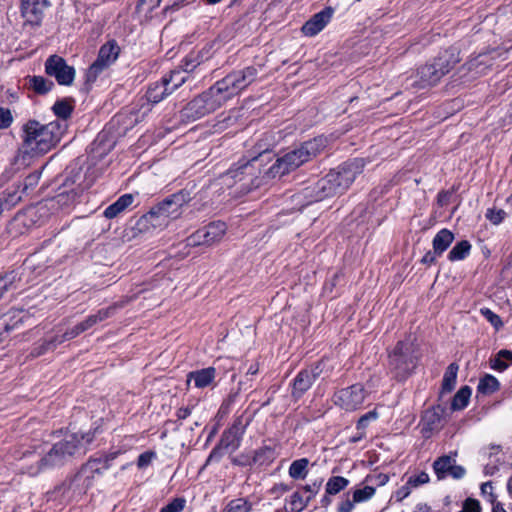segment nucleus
Listing matches in <instances>:
<instances>
[{
	"label": "nucleus",
	"instance_id": "f257e3e1",
	"mask_svg": "<svg viewBox=\"0 0 512 512\" xmlns=\"http://www.w3.org/2000/svg\"><path fill=\"white\" fill-rule=\"evenodd\" d=\"M68 124L63 120L42 123L36 119L27 120L21 128L20 153L23 157H41L55 149L63 138Z\"/></svg>",
	"mask_w": 512,
	"mask_h": 512
},
{
	"label": "nucleus",
	"instance_id": "f03ea898",
	"mask_svg": "<svg viewBox=\"0 0 512 512\" xmlns=\"http://www.w3.org/2000/svg\"><path fill=\"white\" fill-rule=\"evenodd\" d=\"M93 439L94 434L91 432L82 435L77 433L65 435L62 440L52 446L45 456L37 460L36 467H29L27 473L35 476L46 469L59 467L70 462L74 457L84 454L86 446Z\"/></svg>",
	"mask_w": 512,
	"mask_h": 512
},
{
	"label": "nucleus",
	"instance_id": "7ed1b4c3",
	"mask_svg": "<svg viewBox=\"0 0 512 512\" xmlns=\"http://www.w3.org/2000/svg\"><path fill=\"white\" fill-rule=\"evenodd\" d=\"M326 138L317 137L278 158L267 170L269 178L281 177L316 157L326 146Z\"/></svg>",
	"mask_w": 512,
	"mask_h": 512
},
{
	"label": "nucleus",
	"instance_id": "20e7f679",
	"mask_svg": "<svg viewBox=\"0 0 512 512\" xmlns=\"http://www.w3.org/2000/svg\"><path fill=\"white\" fill-rule=\"evenodd\" d=\"M190 200L191 194L187 190L174 193L142 216L140 225L143 227L150 225L153 228L166 227L171 220L177 219L181 215L182 207Z\"/></svg>",
	"mask_w": 512,
	"mask_h": 512
},
{
	"label": "nucleus",
	"instance_id": "39448f33",
	"mask_svg": "<svg viewBox=\"0 0 512 512\" xmlns=\"http://www.w3.org/2000/svg\"><path fill=\"white\" fill-rule=\"evenodd\" d=\"M418 361L416 346L412 339L399 341L389 355V369L398 380L406 379Z\"/></svg>",
	"mask_w": 512,
	"mask_h": 512
},
{
	"label": "nucleus",
	"instance_id": "423d86ee",
	"mask_svg": "<svg viewBox=\"0 0 512 512\" xmlns=\"http://www.w3.org/2000/svg\"><path fill=\"white\" fill-rule=\"evenodd\" d=\"M257 74V69L252 66L233 71L213 85L214 91L223 97V102L226 103L252 84L256 80Z\"/></svg>",
	"mask_w": 512,
	"mask_h": 512
},
{
	"label": "nucleus",
	"instance_id": "0eeeda50",
	"mask_svg": "<svg viewBox=\"0 0 512 512\" xmlns=\"http://www.w3.org/2000/svg\"><path fill=\"white\" fill-rule=\"evenodd\" d=\"M459 61L453 50L441 53L432 63H428L418 70L420 87L435 85Z\"/></svg>",
	"mask_w": 512,
	"mask_h": 512
},
{
	"label": "nucleus",
	"instance_id": "6e6552de",
	"mask_svg": "<svg viewBox=\"0 0 512 512\" xmlns=\"http://www.w3.org/2000/svg\"><path fill=\"white\" fill-rule=\"evenodd\" d=\"M117 455V452H113L104 457L90 459L74 477L73 484L78 487L81 486L84 489L90 488L95 479L101 477L104 472L110 468L111 461H113Z\"/></svg>",
	"mask_w": 512,
	"mask_h": 512
},
{
	"label": "nucleus",
	"instance_id": "1a4fd4ad",
	"mask_svg": "<svg viewBox=\"0 0 512 512\" xmlns=\"http://www.w3.org/2000/svg\"><path fill=\"white\" fill-rule=\"evenodd\" d=\"M245 430L246 424L243 423V420L241 418L236 419L234 423L223 432L219 443L211 451L206 463L218 461L222 457L223 451L235 452L241 444Z\"/></svg>",
	"mask_w": 512,
	"mask_h": 512
},
{
	"label": "nucleus",
	"instance_id": "9d476101",
	"mask_svg": "<svg viewBox=\"0 0 512 512\" xmlns=\"http://www.w3.org/2000/svg\"><path fill=\"white\" fill-rule=\"evenodd\" d=\"M224 104L223 97L219 96L212 86L187 104L184 115L195 120L214 112Z\"/></svg>",
	"mask_w": 512,
	"mask_h": 512
},
{
	"label": "nucleus",
	"instance_id": "9b49d317",
	"mask_svg": "<svg viewBox=\"0 0 512 512\" xmlns=\"http://www.w3.org/2000/svg\"><path fill=\"white\" fill-rule=\"evenodd\" d=\"M119 53L120 47L115 40H110L102 45L97 59L86 72V82L93 83L105 69L117 60Z\"/></svg>",
	"mask_w": 512,
	"mask_h": 512
},
{
	"label": "nucleus",
	"instance_id": "f8f14e48",
	"mask_svg": "<svg viewBox=\"0 0 512 512\" xmlns=\"http://www.w3.org/2000/svg\"><path fill=\"white\" fill-rule=\"evenodd\" d=\"M365 397L363 386L354 384L335 392L333 401L336 406L345 411H355L363 404Z\"/></svg>",
	"mask_w": 512,
	"mask_h": 512
},
{
	"label": "nucleus",
	"instance_id": "ddd939ff",
	"mask_svg": "<svg viewBox=\"0 0 512 512\" xmlns=\"http://www.w3.org/2000/svg\"><path fill=\"white\" fill-rule=\"evenodd\" d=\"M364 160L355 158L331 170L329 173L336 175V186L341 194L345 192L356 179L357 175L362 173Z\"/></svg>",
	"mask_w": 512,
	"mask_h": 512
},
{
	"label": "nucleus",
	"instance_id": "4468645a",
	"mask_svg": "<svg viewBox=\"0 0 512 512\" xmlns=\"http://www.w3.org/2000/svg\"><path fill=\"white\" fill-rule=\"evenodd\" d=\"M257 158H253L251 161L244 163L243 165L230 169L226 174V179H233L235 183H241V188L250 190L254 187H258L261 181L257 178Z\"/></svg>",
	"mask_w": 512,
	"mask_h": 512
},
{
	"label": "nucleus",
	"instance_id": "2eb2a0df",
	"mask_svg": "<svg viewBox=\"0 0 512 512\" xmlns=\"http://www.w3.org/2000/svg\"><path fill=\"white\" fill-rule=\"evenodd\" d=\"M227 230L226 224L222 221H215L202 229L197 230L188 239V245L199 246L207 245L210 246L216 242H219L225 235Z\"/></svg>",
	"mask_w": 512,
	"mask_h": 512
},
{
	"label": "nucleus",
	"instance_id": "dca6fc26",
	"mask_svg": "<svg viewBox=\"0 0 512 512\" xmlns=\"http://www.w3.org/2000/svg\"><path fill=\"white\" fill-rule=\"evenodd\" d=\"M45 71L49 76L54 77L58 84L64 86H70L75 78L74 67L68 65L66 61L58 55H52L46 60Z\"/></svg>",
	"mask_w": 512,
	"mask_h": 512
},
{
	"label": "nucleus",
	"instance_id": "f3484780",
	"mask_svg": "<svg viewBox=\"0 0 512 512\" xmlns=\"http://www.w3.org/2000/svg\"><path fill=\"white\" fill-rule=\"evenodd\" d=\"M322 372L321 364L300 371L292 384V396L300 398L308 391Z\"/></svg>",
	"mask_w": 512,
	"mask_h": 512
},
{
	"label": "nucleus",
	"instance_id": "a211bd4d",
	"mask_svg": "<svg viewBox=\"0 0 512 512\" xmlns=\"http://www.w3.org/2000/svg\"><path fill=\"white\" fill-rule=\"evenodd\" d=\"M433 469L439 480L446 478L448 475L454 479H461L465 475V469L456 465L455 458L449 455H443L436 459L433 463Z\"/></svg>",
	"mask_w": 512,
	"mask_h": 512
},
{
	"label": "nucleus",
	"instance_id": "6ab92c4d",
	"mask_svg": "<svg viewBox=\"0 0 512 512\" xmlns=\"http://www.w3.org/2000/svg\"><path fill=\"white\" fill-rule=\"evenodd\" d=\"M47 7V0H21V14L31 24L40 23Z\"/></svg>",
	"mask_w": 512,
	"mask_h": 512
},
{
	"label": "nucleus",
	"instance_id": "aec40b11",
	"mask_svg": "<svg viewBox=\"0 0 512 512\" xmlns=\"http://www.w3.org/2000/svg\"><path fill=\"white\" fill-rule=\"evenodd\" d=\"M332 9H324L313 15L303 26L302 32L305 36L313 37L321 32L332 18Z\"/></svg>",
	"mask_w": 512,
	"mask_h": 512
},
{
	"label": "nucleus",
	"instance_id": "412c9836",
	"mask_svg": "<svg viewBox=\"0 0 512 512\" xmlns=\"http://www.w3.org/2000/svg\"><path fill=\"white\" fill-rule=\"evenodd\" d=\"M336 175L328 173L325 177L320 179L314 190V200L315 201H321L322 199L326 197H331L337 194H341L338 187L336 186Z\"/></svg>",
	"mask_w": 512,
	"mask_h": 512
},
{
	"label": "nucleus",
	"instance_id": "4be33fe9",
	"mask_svg": "<svg viewBox=\"0 0 512 512\" xmlns=\"http://www.w3.org/2000/svg\"><path fill=\"white\" fill-rule=\"evenodd\" d=\"M445 408L441 405L427 409L422 416L423 428L427 431L439 430L444 424Z\"/></svg>",
	"mask_w": 512,
	"mask_h": 512
},
{
	"label": "nucleus",
	"instance_id": "5701e85b",
	"mask_svg": "<svg viewBox=\"0 0 512 512\" xmlns=\"http://www.w3.org/2000/svg\"><path fill=\"white\" fill-rule=\"evenodd\" d=\"M134 202L133 194H124L120 196L114 203L109 205L103 212L107 219H113L123 213Z\"/></svg>",
	"mask_w": 512,
	"mask_h": 512
},
{
	"label": "nucleus",
	"instance_id": "b1692460",
	"mask_svg": "<svg viewBox=\"0 0 512 512\" xmlns=\"http://www.w3.org/2000/svg\"><path fill=\"white\" fill-rule=\"evenodd\" d=\"M216 370L213 367L190 372L187 375V382L194 381L195 387L205 388L215 379Z\"/></svg>",
	"mask_w": 512,
	"mask_h": 512
},
{
	"label": "nucleus",
	"instance_id": "393cba45",
	"mask_svg": "<svg viewBox=\"0 0 512 512\" xmlns=\"http://www.w3.org/2000/svg\"><path fill=\"white\" fill-rule=\"evenodd\" d=\"M170 94H172V92L162 78L160 82H155L149 86L146 97L149 102L156 104Z\"/></svg>",
	"mask_w": 512,
	"mask_h": 512
},
{
	"label": "nucleus",
	"instance_id": "a878e982",
	"mask_svg": "<svg viewBox=\"0 0 512 512\" xmlns=\"http://www.w3.org/2000/svg\"><path fill=\"white\" fill-rule=\"evenodd\" d=\"M454 234L448 229L440 230L433 239V249L441 255L453 242Z\"/></svg>",
	"mask_w": 512,
	"mask_h": 512
},
{
	"label": "nucleus",
	"instance_id": "bb28decb",
	"mask_svg": "<svg viewBox=\"0 0 512 512\" xmlns=\"http://www.w3.org/2000/svg\"><path fill=\"white\" fill-rule=\"evenodd\" d=\"M309 460L301 458L291 463L288 473L289 476L295 480H303L308 474Z\"/></svg>",
	"mask_w": 512,
	"mask_h": 512
},
{
	"label": "nucleus",
	"instance_id": "cd10ccee",
	"mask_svg": "<svg viewBox=\"0 0 512 512\" xmlns=\"http://www.w3.org/2000/svg\"><path fill=\"white\" fill-rule=\"evenodd\" d=\"M113 311H114L113 308H107V309H102V310L98 311L94 315H90L83 322L78 324L81 332H84V331L88 330L89 328H91L92 326H94L95 324H97L98 322H101V321L107 319L108 317L111 316Z\"/></svg>",
	"mask_w": 512,
	"mask_h": 512
},
{
	"label": "nucleus",
	"instance_id": "c85d7f7f",
	"mask_svg": "<svg viewBox=\"0 0 512 512\" xmlns=\"http://www.w3.org/2000/svg\"><path fill=\"white\" fill-rule=\"evenodd\" d=\"M113 311H114L113 308H107V309H102V310L98 311L94 315H90L83 322L78 324L81 332H84V331L88 330L89 328H91L92 326H94L95 324H97L98 322H101V321L107 319L108 317L111 316Z\"/></svg>",
	"mask_w": 512,
	"mask_h": 512
},
{
	"label": "nucleus",
	"instance_id": "c756f323",
	"mask_svg": "<svg viewBox=\"0 0 512 512\" xmlns=\"http://www.w3.org/2000/svg\"><path fill=\"white\" fill-rule=\"evenodd\" d=\"M27 85L38 94H45L54 86L53 82L42 76H32L27 79Z\"/></svg>",
	"mask_w": 512,
	"mask_h": 512
},
{
	"label": "nucleus",
	"instance_id": "7c9ffc66",
	"mask_svg": "<svg viewBox=\"0 0 512 512\" xmlns=\"http://www.w3.org/2000/svg\"><path fill=\"white\" fill-rule=\"evenodd\" d=\"M472 390L469 386H464L455 394L451 403V409L454 411L464 409L471 397Z\"/></svg>",
	"mask_w": 512,
	"mask_h": 512
},
{
	"label": "nucleus",
	"instance_id": "2f4dec72",
	"mask_svg": "<svg viewBox=\"0 0 512 512\" xmlns=\"http://www.w3.org/2000/svg\"><path fill=\"white\" fill-rule=\"evenodd\" d=\"M165 83L170 88L173 93L176 89H178L183 83H185L188 79V74H186L182 70H173L169 75H165L163 77Z\"/></svg>",
	"mask_w": 512,
	"mask_h": 512
},
{
	"label": "nucleus",
	"instance_id": "473e14b6",
	"mask_svg": "<svg viewBox=\"0 0 512 512\" xmlns=\"http://www.w3.org/2000/svg\"><path fill=\"white\" fill-rule=\"evenodd\" d=\"M458 369L459 367L456 363H451L447 367L442 381V390L444 392H451L454 389L456 385Z\"/></svg>",
	"mask_w": 512,
	"mask_h": 512
},
{
	"label": "nucleus",
	"instance_id": "72a5a7b5",
	"mask_svg": "<svg viewBox=\"0 0 512 512\" xmlns=\"http://www.w3.org/2000/svg\"><path fill=\"white\" fill-rule=\"evenodd\" d=\"M308 503L309 499H306L299 491H296L290 496L286 510L287 512H301L307 507Z\"/></svg>",
	"mask_w": 512,
	"mask_h": 512
},
{
	"label": "nucleus",
	"instance_id": "f704fd0d",
	"mask_svg": "<svg viewBox=\"0 0 512 512\" xmlns=\"http://www.w3.org/2000/svg\"><path fill=\"white\" fill-rule=\"evenodd\" d=\"M471 244L466 241L458 242L449 252L448 259L450 261L463 260L470 252Z\"/></svg>",
	"mask_w": 512,
	"mask_h": 512
},
{
	"label": "nucleus",
	"instance_id": "c9c22d12",
	"mask_svg": "<svg viewBox=\"0 0 512 512\" xmlns=\"http://www.w3.org/2000/svg\"><path fill=\"white\" fill-rule=\"evenodd\" d=\"M349 485V480L342 476H333L326 483V494L335 495Z\"/></svg>",
	"mask_w": 512,
	"mask_h": 512
},
{
	"label": "nucleus",
	"instance_id": "e433bc0d",
	"mask_svg": "<svg viewBox=\"0 0 512 512\" xmlns=\"http://www.w3.org/2000/svg\"><path fill=\"white\" fill-rule=\"evenodd\" d=\"M512 363V352L508 350H501L496 358L492 360L491 367L497 371L506 370Z\"/></svg>",
	"mask_w": 512,
	"mask_h": 512
},
{
	"label": "nucleus",
	"instance_id": "4c0bfd02",
	"mask_svg": "<svg viewBox=\"0 0 512 512\" xmlns=\"http://www.w3.org/2000/svg\"><path fill=\"white\" fill-rule=\"evenodd\" d=\"M499 389V381L492 375L487 374L480 379L478 391L483 394H492Z\"/></svg>",
	"mask_w": 512,
	"mask_h": 512
},
{
	"label": "nucleus",
	"instance_id": "58836bf2",
	"mask_svg": "<svg viewBox=\"0 0 512 512\" xmlns=\"http://www.w3.org/2000/svg\"><path fill=\"white\" fill-rule=\"evenodd\" d=\"M250 511H251V504L246 499H243V498L231 500L223 510V512H250Z\"/></svg>",
	"mask_w": 512,
	"mask_h": 512
},
{
	"label": "nucleus",
	"instance_id": "ea45409f",
	"mask_svg": "<svg viewBox=\"0 0 512 512\" xmlns=\"http://www.w3.org/2000/svg\"><path fill=\"white\" fill-rule=\"evenodd\" d=\"M52 110L54 114L59 117L58 120H63L67 123V119L72 113V106L67 101H57L53 105Z\"/></svg>",
	"mask_w": 512,
	"mask_h": 512
},
{
	"label": "nucleus",
	"instance_id": "a19ab883",
	"mask_svg": "<svg viewBox=\"0 0 512 512\" xmlns=\"http://www.w3.org/2000/svg\"><path fill=\"white\" fill-rule=\"evenodd\" d=\"M375 494V489L371 486H365L360 489H356L353 492V502L361 503L369 500Z\"/></svg>",
	"mask_w": 512,
	"mask_h": 512
},
{
	"label": "nucleus",
	"instance_id": "79ce46f5",
	"mask_svg": "<svg viewBox=\"0 0 512 512\" xmlns=\"http://www.w3.org/2000/svg\"><path fill=\"white\" fill-rule=\"evenodd\" d=\"M480 313L497 330L503 326L501 318L489 308H481Z\"/></svg>",
	"mask_w": 512,
	"mask_h": 512
},
{
	"label": "nucleus",
	"instance_id": "37998d69",
	"mask_svg": "<svg viewBox=\"0 0 512 512\" xmlns=\"http://www.w3.org/2000/svg\"><path fill=\"white\" fill-rule=\"evenodd\" d=\"M186 500L184 498H175L170 503L161 508L160 512H182L185 508Z\"/></svg>",
	"mask_w": 512,
	"mask_h": 512
},
{
	"label": "nucleus",
	"instance_id": "c03bdc74",
	"mask_svg": "<svg viewBox=\"0 0 512 512\" xmlns=\"http://www.w3.org/2000/svg\"><path fill=\"white\" fill-rule=\"evenodd\" d=\"M506 216V213L502 209H488L486 212V218L493 224H500Z\"/></svg>",
	"mask_w": 512,
	"mask_h": 512
},
{
	"label": "nucleus",
	"instance_id": "a18cd8bd",
	"mask_svg": "<svg viewBox=\"0 0 512 512\" xmlns=\"http://www.w3.org/2000/svg\"><path fill=\"white\" fill-rule=\"evenodd\" d=\"M157 454L154 451H146L139 455L137 460V467L139 469H144L148 467L154 459H156Z\"/></svg>",
	"mask_w": 512,
	"mask_h": 512
},
{
	"label": "nucleus",
	"instance_id": "49530a36",
	"mask_svg": "<svg viewBox=\"0 0 512 512\" xmlns=\"http://www.w3.org/2000/svg\"><path fill=\"white\" fill-rule=\"evenodd\" d=\"M15 281V275L8 274L2 278H0V300L3 298L5 293L11 290Z\"/></svg>",
	"mask_w": 512,
	"mask_h": 512
},
{
	"label": "nucleus",
	"instance_id": "de8ad7c7",
	"mask_svg": "<svg viewBox=\"0 0 512 512\" xmlns=\"http://www.w3.org/2000/svg\"><path fill=\"white\" fill-rule=\"evenodd\" d=\"M322 486V480H315L310 484H306L302 487L304 492L308 494L306 499H309V502L318 494Z\"/></svg>",
	"mask_w": 512,
	"mask_h": 512
},
{
	"label": "nucleus",
	"instance_id": "09e8293b",
	"mask_svg": "<svg viewBox=\"0 0 512 512\" xmlns=\"http://www.w3.org/2000/svg\"><path fill=\"white\" fill-rule=\"evenodd\" d=\"M429 480V475L426 472H420L417 475L410 476L407 481L412 488H417L423 484L428 483Z\"/></svg>",
	"mask_w": 512,
	"mask_h": 512
},
{
	"label": "nucleus",
	"instance_id": "8fccbe9b",
	"mask_svg": "<svg viewBox=\"0 0 512 512\" xmlns=\"http://www.w3.org/2000/svg\"><path fill=\"white\" fill-rule=\"evenodd\" d=\"M13 122V116L9 109L0 108V129H7Z\"/></svg>",
	"mask_w": 512,
	"mask_h": 512
},
{
	"label": "nucleus",
	"instance_id": "3c124183",
	"mask_svg": "<svg viewBox=\"0 0 512 512\" xmlns=\"http://www.w3.org/2000/svg\"><path fill=\"white\" fill-rule=\"evenodd\" d=\"M377 417H378V414L376 411H370V412L366 413L358 420L357 429L364 430L368 426L369 422L376 420Z\"/></svg>",
	"mask_w": 512,
	"mask_h": 512
},
{
	"label": "nucleus",
	"instance_id": "603ef678",
	"mask_svg": "<svg viewBox=\"0 0 512 512\" xmlns=\"http://www.w3.org/2000/svg\"><path fill=\"white\" fill-rule=\"evenodd\" d=\"M461 512H481L479 501L472 498L466 499Z\"/></svg>",
	"mask_w": 512,
	"mask_h": 512
},
{
	"label": "nucleus",
	"instance_id": "864d4df0",
	"mask_svg": "<svg viewBox=\"0 0 512 512\" xmlns=\"http://www.w3.org/2000/svg\"><path fill=\"white\" fill-rule=\"evenodd\" d=\"M481 494L487 498L488 501L494 503L496 501L493 494V486L491 482H485L481 485Z\"/></svg>",
	"mask_w": 512,
	"mask_h": 512
},
{
	"label": "nucleus",
	"instance_id": "5fc2aeb1",
	"mask_svg": "<svg viewBox=\"0 0 512 512\" xmlns=\"http://www.w3.org/2000/svg\"><path fill=\"white\" fill-rule=\"evenodd\" d=\"M82 332L78 326V324L76 326H74L73 328H71L70 330H67L65 333H63L61 335V339L59 340L60 342H65V341H68V340H71L75 337H77L78 335H80Z\"/></svg>",
	"mask_w": 512,
	"mask_h": 512
},
{
	"label": "nucleus",
	"instance_id": "6e6d98bb",
	"mask_svg": "<svg viewBox=\"0 0 512 512\" xmlns=\"http://www.w3.org/2000/svg\"><path fill=\"white\" fill-rule=\"evenodd\" d=\"M162 0H139L138 7L146 9L148 12L157 8Z\"/></svg>",
	"mask_w": 512,
	"mask_h": 512
},
{
	"label": "nucleus",
	"instance_id": "4d7b16f0",
	"mask_svg": "<svg viewBox=\"0 0 512 512\" xmlns=\"http://www.w3.org/2000/svg\"><path fill=\"white\" fill-rule=\"evenodd\" d=\"M198 62H195L194 60L190 58H186L182 65V71H184L186 74L192 72L198 65Z\"/></svg>",
	"mask_w": 512,
	"mask_h": 512
},
{
	"label": "nucleus",
	"instance_id": "13d9d810",
	"mask_svg": "<svg viewBox=\"0 0 512 512\" xmlns=\"http://www.w3.org/2000/svg\"><path fill=\"white\" fill-rule=\"evenodd\" d=\"M437 256H439L438 253H436L435 250L433 249V251H428L423 256L421 262L423 264L431 265V264L435 263Z\"/></svg>",
	"mask_w": 512,
	"mask_h": 512
},
{
	"label": "nucleus",
	"instance_id": "bf43d9fd",
	"mask_svg": "<svg viewBox=\"0 0 512 512\" xmlns=\"http://www.w3.org/2000/svg\"><path fill=\"white\" fill-rule=\"evenodd\" d=\"M412 489L413 488L408 484V481H407L406 484L404 486H402L396 492V496L398 497L399 500H402V499L406 498L407 496H409V494L411 493Z\"/></svg>",
	"mask_w": 512,
	"mask_h": 512
},
{
	"label": "nucleus",
	"instance_id": "052dcab7",
	"mask_svg": "<svg viewBox=\"0 0 512 512\" xmlns=\"http://www.w3.org/2000/svg\"><path fill=\"white\" fill-rule=\"evenodd\" d=\"M355 503L356 502H353V499L350 500L349 498H347L340 504L339 512H351L352 509L354 508Z\"/></svg>",
	"mask_w": 512,
	"mask_h": 512
},
{
	"label": "nucleus",
	"instance_id": "680f3d73",
	"mask_svg": "<svg viewBox=\"0 0 512 512\" xmlns=\"http://www.w3.org/2000/svg\"><path fill=\"white\" fill-rule=\"evenodd\" d=\"M40 174L39 173H33L26 177L24 188L26 189L29 185L32 186L36 184L39 180Z\"/></svg>",
	"mask_w": 512,
	"mask_h": 512
},
{
	"label": "nucleus",
	"instance_id": "e2e57ef3",
	"mask_svg": "<svg viewBox=\"0 0 512 512\" xmlns=\"http://www.w3.org/2000/svg\"><path fill=\"white\" fill-rule=\"evenodd\" d=\"M60 339H61V335H57V336L53 337L51 340H49L46 343L45 350H52V349L56 348L57 345L62 344L63 342H60L59 341Z\"/></svg>",
	"mask_w": 512,
	"mask_h": 512
},
{
	"label": "nucleus",
	"instance_id": "0e129e2a",
	"mask_svg": "<svg viewBox=\"0 0 512 512\" xmlns=\"http://www.w3.org/2000/svg\"><path fill=\"white\" fill-rule=\"evenodd\" d=\"M191 414V409L189 407H182L177 411L178 419H186Z\"/></svg>",
	"mask_w": 512,
	"mask_h": 512
},
{
	"label": "nucleus",
	"instance_id": "69168bd1",
	"mask_svg": "<svg viewBox=\"0 0 512 512\" xmlns=\"http://www.w3.org/2000/svg\"><path fill=\"white\" fill-rule=\"evenodd\" d=\"M9 196L11 199L9 200V202L6 201L7 206L15 205L17 202L21 200V196L17 192H13L12 194L9 193Z\"/></svg>",
	"mask_w": 512,
	"mask_h": 512
},
{
	"label": "nucleus",
	"instance_id": "338daca9",
	"mask_svg": "<svg viewBox=\"0 0 512 512\" xmlns=\"http://www.w3.org/2000/svg\"><path fill=\"white\" fill-rule=\"evenodd\" d=\"M414 512H432V511L428 505L420 503V504L416 505Z\"/></svg>",
	"mask_w": 512,
	"mask_h": 512
},
{
	"label": "nucleus",
	"instance_id": "774afa93",
	"mask_svg": "<svg viewBox=\"0 0 512 512\" xmlns=\"http://www.w3.org/2000/svg\"><path fill=\"white\" fill-rule=\"evenodd\" d=\"M492 512H507L499 502L492 503Z\"/></svg>",
	"mask_w": 512,
	"mask_h": 512
}]
</instances>
